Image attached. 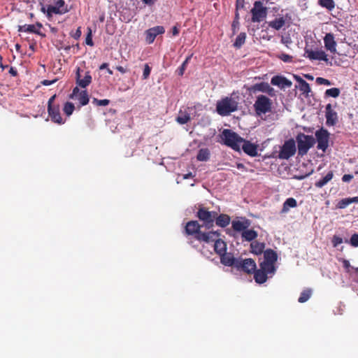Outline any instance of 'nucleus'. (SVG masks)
<instances>
[{"instance_id": "nucleus-1", "label": "nucleus", "mask_w": 358, "mask_h": 358, "mask_svg": "<svg viewBox=\"0 0 358 358\" xmlns=\"http://www.w3.org/2000/svg\"><path fill=\"white\" fill-rule=\"evenodd\" d=\"M201 227L196 220L189 221L185 227V233L187 236H193L199 241L207 243L213 242L215 237H219L217 231L202 232Z\"/></svg>"}, {"instance_id": "nucleus-2", "label": "nucleus", "mask_w": 358, "mask_h": 358, "mask_svg": "<svg viewBox=\"0 0 358 358\" xmlns=\"http://www.w3.org/2000/svg\"><path fill=\"white\" fill-rule=\"evenodd\" d=\"M232 94L230 96H225L216 103V111L221 116L229 115L238 109V96H234Z\"/></svg>"}, {"instance_id": "nucleus-3", "label": "nucleus", "mask_w": 358, "mask_h": 358, "mask_svg": "<svg viewBox=\"0 0 358 358\" xmlns=\"http://www.w3.org/2000/svg\"><path fill=\"white\" fill-rule=\"evenodd\" d=\"M270 13H272V16L273 17V19L270 20V27L275 30H279L284 27L290 19L288 13L279 7H270Z\"/></svg>"}, {"instance_id": "nucleus-4", "label": "nucleus", "mask_w": 358, "mask_h": 358, "mask_svg": "<svg viewBox=\"0 0 358 358\" xmlns=\"http://www.w3.org/2000/svg\"><path fill=\"white\" fill-rule=\"evenodd\" d=\"M221 138L227 146L231 148L235 151L241 150V143L243 138L238 134L231 129H225L221 134Z\"/></svg>"}, {"instance_id": "nucleus-5", "label": "nucleus", "mask_w": 358, "mask_h": 358, "mask_svg": "<svg viewBox=\"0 0 358 358\" xmlns=\"http://www.w3.org/2000/svg\"><path fill=\"white\" fill-rule=\"evenodd\" d=\"M217 215L216 211H210L208 208L201 206L196 213V217L202 222V226L210 229L214 226L215 219Z\"/></svg>"}, {"instance_id": "nucleus-6", "label": "nucleus", "mask_w": 358, "mask_h": 358, "mask_svg": "<svg viewBox=\"0 0 358 358\" xmlns=\"http://www.w3.org/2000/svg\"><path fill=\"white\" fill-rule=\"evenodd\" d=\"M296 140L297 142L298 154L301 156L306 155L315 143L313 136L306 135L303 133L299 134L296 137Z\"/></svg>"}, {"instance_id": "nucleus-7", "label": "nucleus", "mask_w": 358, "mask_h": 358, "mask_svg": "<svg viewBox=\"0 0 358 358\" xmlns=\"http://www.w3.org/2000/svg\"><path fill=\"white\" fill-rule=\"evenodd\" d=\"M260 268L255 271L254 278L257 283L262 284L266 281L268 273V250L264 252V259L259 264Z\"/></svg>"}, {"instance_id": "nucleus-8", "label": "nucleus", "mask_w": 358, "mask_h": 358, "mask_svg": "<svg viewBox=\"0 0 358 358\" xmlns=\"http://www.w3.org/2000/svg\"><path fill=\"white\" fill-rule=\"evenodd\" d=\"M56 98V94L52 96L48 102V115L50 117L51 120L57 124H63L65 121L61 116L60 108L59 104L55 103V99Z\"/></svg>"}, {"instance_id": "nucleus-9", "label": "nucleus", "mask_w": 358, "mask_h": 358, "mask_svg": "<svg viewBox=\"0 0 358 358\" xmlns=\"http://www.w3.org/2000/svg\"><path fill=\"white\" fill-rule=\"evenodd\" d=\"M41 10L44 13H46L48 17H50L53 14H64L69 11V9L64 0H58L55 5H48L47 8L42 7Z\"/></svg>"}, {"instance_id": "nucleus-10", "label": "nucleus", "mask_w": 358, "mask_h": 358, "mask_svg": "<svg viewBox=\"0 0 358 358\" xmlns=\"http://www.w3.org/2000/svg\"><path fill=\"white\" fill-rule=\"evenodd\" d=\"M296 150L295 141L292 138L289 139L286 141L281 147H280V151L278 157L281 159H288L294 155Z\"/></svg>"}, {"instance_id": "nucleus-11", "label": "nucleus", "mask_w": 358, "mask_h": 358, "mask_svg": "<svg viewBox=\"0 0 358 358\" xmlns=\"http://www.w3.org/2000/svg\"><path fill=\"white\" fill-rule=\"evenodd\" d=\"M252 22H260L264 20L267 15V8L263 6L261 1H257L251 10Z\"/></svg>"}, {"instance_id": "nucleus-12", "label": "nucleus", "mask_w": 358, "mask_h": 358, "mask_svg": "<svg viewBox=\"0 0 358 358\" xmlns=\"http://www.w3.org/2000/svg\"><path fill=\"white\" fill-rule=\"evenodd\" d=\"M257 265L255 262L251 259L238 258L236 268L248 274H251L256 271Z\"/></svg>"}, {"instance_id": "nucleus-13", "label": "nucleus", "mask_w": 358, "mask_h": 358, "mask_svg": "<svg viewBox=\"0 0 358 358\" xmlns=\"http://www.w3.org/2000/svg\"><path fill=\"white\" fill-rule=\"evenodd\" d=\"M315 137L317 149L325 152L329 146V133L326 129H320L315 132Z\"/></svg>"}, {"instance_id": "nucleus-14", "label": "nucleus", "mask_w": 358, "mask_h": 358, "mask_svg": "<svg viewBox=\"0 0 358 358\" xmlns=\"http://www.w3.org/2000/svg\"><path fill=\"white\" fill-rule=\"evenodd\" d=\"M304 56L310 59V60H319L324 61L327 64L330 63L327 55L325 52L322 50H313L308 48H305Z\"/></svg>"}, {"instance_id": "nucleus-15", "label": "nucleus", "mask_w": 358, "mask_h": 358, "mask_svg": "<svg viewBox=\"0 0 358 358\" xmlns=\"http://www.w3.org/2000/svg\"><path fill=\"white\" fill-rule=\"evenodd\" d=\"M254 107L257 115L266 113L268 111V98L264 95L257 96Z\"/></svg>"}, {"instance_id": "nucleus-16", "label": "nucleus", "mask_w": 358, "mask_h": 358, "mask_svg": "<svg viewBox=\"0 0 358 358\" xmlns=\"http://www.w3.org/2000/svg\"><path fill=\"white\" fill-rule=\"evenodd\" d=\"M250 224V220L245 217H238L231 222V227L236 232L243 233V231L249 228Z\"/></svg>"}, {"instance_id": "nucleus-17", "label": "nucleus", "mask_w": 358, "mask_h": 358, "mask_svg": "<svg viewBox=\"0 0 358 358\" xmlns=\"http://www.w3.org/2000/svg\"><path fill=\"white\" fill-rule=\"evenodd\" d=\"M271 84L278 87L282 90H285L287 88H290L292 85L291 80L286 78L285 76L281 75H277L273 76L271 80Z\"/></svg>"}, {"instance_id": "nucleus-18", "label": "nucleus", "mask_w": 358, "mask_h": 358, "mask_svg": "<svg viewBox=\"0 0 358 358\" xmlns=\"http://www.w3.org/2000/svg\"><path fill=\"white\" fill-rule=\"evenodd\" d=\"M165 32V29L163 26H156L148 29L145 31V39L148 43L151 44L154 42L155 38Z\"/></svg>"}, {"instance_id": "nucleus-19", "label": "nucleus", "mask_w": 358, "mask_h": 358, "mask_svg": "<svg viewBox=\"0 0 358 358\" xmlns=\"http://www.w3.org/2000/svg\"><path fill=\"white\" fill-rule=\"evenodd\" d=\"M72 99H77L81 106H85L89 103V95L86 90L80 91L76 87L73 90L72 94L71 95Z\"/></svg>"}, {"instance_id": "nucleus-20", "label": "nucleus", "mask_w": 358, "mask_h": 358, "mask_svg": "<svg viewBox=\"0 0 358 358\" xmlns=\"http://www.w3.org/2000/svg\"><path fill=\"white\" fill-rule=\"evenodd\" d=\"M243 141L241 143V150L249 156L255 157L257 155V145L252 143L249 141H247L244 138L242 140Z\"/></svg>"}, {"instance_id": "nucleus-21", "label": "nucleus", "mask_w": 358, "mask_h": 358, "mask_svg": "<svg viewBox=\"0 0 358 358\" xmlns=\"http://www.w3.org/2000/svg\"><path fill=\"white\" fill-rule=\"evenodd\" d=\"M326 124L327 126H334L338 121L337 113L334 110L330 103L326 106L325 108Z\"/></svg>"}, {"instance_id": "nucleus-22", "label": "nucleus", "mask_w": 358, "mask_h": 358, "mask_svg": "<svg viewBox=\"0 0 358 358\" xmlns=\"http://www.w3.org/2000/svg\"><path fill=\"white\" fill-rule=\"evenodd\" d=\"M220 256V262L227 266L236 267L238 258H235L231 253L224 252Z\"/></svg>"}, {"instance_id": "nucleus-23", "label": "nucleus", "mask_w": 358, "mask_h": 358, "mask_svg": "<svg viewBox=\"0 0 358 358\" xmlns=\"http://www.w3.org/2000/svg\"><path fill=\"white\" fill-rule=\"evenodd\" d=\"M324 47L331 53H335L336 52V42L334 40V36L333 34L329 33L327 34L324 38Z\"/></svg>"}, {"instance_id": "nucleus-24", "label": "nucleus", "mask_w": 358, "mask_h": 358, "mask_svg": "<svg viewBox=\"0 0 358 358\" xmlns=\"http://www.w3.org/2000/svg\"><path fill=\"white\" fill-rule=\"evenodd\" d=\"M92 82V76L89 71L85 73V75L83 79L80 78V68L77 69L76 72V83L82 88H85Z\"/></svg>"}, {"instance_id": "nucleus-25", "label": "nucleus", "mask_w": 358, "mask_h": 358, "mask_svg": "<svg viewBox=\"0 0 358 358\" xmlns=\"http://www.w3.org/2000/svg\"><path fill=\"white\" fill-rule=\"evenodd\" d=\"M294 78L299 84V90L308 96L311 91L309 84L299 76H294Z\"/></svg>"}, {"instance_id": "nucleus-26", "label": "nucleus", "mask_w": 358, "mask_h": 358, "mask_svg": "<svg viewBox=\"0 0 358 358\" xmlns=\"http://www.w3.org/2000/svg\"><path fill=\"white\" fill-rule=\"evenodd\" d=\"M215 222L216 225L220 227H226L228 226L231 222V217L229 215L227 214H220L216 215V217L215 219Z\"/></svg>"}, {"instance_id": "nucleus-27", "label": "nucleus", "mask_w": 358, "mask_h": 358, "mask_svg": "<svg viewBox=\"0 0 358 358\" xmlns=\"http://www.w3.org/2000/svg\"><path fill=\"white\" fill-rule=\"evenodd\" d=\"M217 237H215L214 241V250L215 252L219 255H223V253L226 252L227 250V243L222 239H216Z\"/></svg>"}, {"instance_id": "nucleus-28", "label": "nucleus", "mask_w": 358, "mask_h": 358, "mask_svg": "<svg viewBox=\"0 0 358 358\" xmlns=\"http://www.w3.org/2000/svg\"><path fill=\"white\" fill-rule=\"evenodd\" d=\"M297 206L296 200L292 197L287 199L283 203L282 208L280 213L285 214L289 211L290 208H296Z\"/></svg>"}, {"instance_id": "nucleus-29", "label": "nucleus", "mask_w": 358, "mask_h": 358, "mask_svg": "<svg viewBox=\"0 0 358 358\" xmlns=\"http://www.w3.org/2000/svg\"><path fill=\"white\" fill-rule=\"evenodd\" d=\"M278 258V254L273 250L270 249V278L275 274L277 266L275 262Z\"/></svg>"}, {"instance_id": "nucleus-30", "label": "nucleus", "mask_w": 358, "mask_h": 358, "mask_svg": "<svg viewBox=\"0 0 358 358\" xmlns=\"http://www.w3.org/2000/svg\"><path fill=\"white\" fill-rule=\"evenodd\" d=\"M251 252L255 255L264 254V252L267 250H264L265 244L259 241H253L250 244Z\"/></svg>"}, {"instance_id": "nucleus-31", "label": "nucleus", "mask_w": 358, "mask_h": 358, "mask_svg": "<svg viewBox=\"0 0 358 358\" xmlns=\"http://www.w3.org/2000/svg\"><path fill=\"white\" fill-rule=\"evenodd\" d=\"M250 93H255L256 92H268V84L266 83H261L255 84L248 88Z\"/></svg>"}, {"instance_id": "nucleus-32", "label": "nucleus", "mask_w": 358, "mask_h": 358, "mask_svg": "<svg viewBox=\"0 0 358 358\" xmlns=\"http://www.w3.org/2000/svg\"><path fill=\"white\" fill-rule=\"evenodd\" d=\"M242 239L246 241H252L257 237V232L253 229H245L241 233Z\"/></svg>"}, {"instance_id": "nucleus-33", "label": "nucleus", "mask_w": 358, "mask_h": 358, "mask_svg": "<svg viewBox=\"0 0 358 358\" xmlns=\"http://www.w3.org/2000/svg\"><path fill=\"white\" fill-rule=\"evenodd\" d=\"M334 176V173L332 171H329L327 173V174L323 177L322 179L317 181L315 184V187L318 188H321L324 187L325 185H327L332 178Z\"/></svg>"}, {"instance_id": "nucleus-34", "label": "nucleus", "mask_w": 358, "mask_h": 358, "mask_svg": "<svg viewBox=\"0 0 358 358\" xmlns=\"http://www.w3.org/2000/svg\"><path fill=\"white\" fill-rule=\"evenodd\" d=\"M210 158V150L208 148H201L199 150L196 159L199 162H206Z\"/></svg>"}, {"instance_id": "nucleus-35", "label": "nucleus", "mask_w": 358, "mask_h": 358, "mask_svg": "<svg viewBox=\"0 0 358 358\" xmlns=\"http://www.w3.org/2000/svg\"><path fill=\"white\" fill-rule=\"evenodd\" d=\"M19 32H28L41 34L40 32L35 29L34 24H24L18 26Z\"/></svg>"}, {"instance_id": "nucleus-36", "label": "nucleus", "mask_w": 358, "mask_h": 358, "mask_svg": "<svg viewBox=\"0 0 358 358\" xmlns=\"http://www.w3.org/2000/svg\"><path fill=\"white\" fill-rule=\"evenodd\" d=\"M191 120L190 115L187 112H179L178 116L176 117V122L180 124H187Z\"/></svg>"}, {"instance_id": "nucleus-37", "label": "nucleus", "mask_w": 358, "mask_h": 358, "mask_svg": "<svg viewBox=\"0 0 358 358\" xmlns=\"http://www.w3.org/2000/svg\"><path fill=\"white\" fill-rule=\"evenodd\" d=\"M245 38L246 34L245 32L240 33L236 38L234 46L236 48H240L245 43Z\"/></svg>"}, {"instance_id": "nucleus-38", "label": "nucleus", "mask_w": 358, "mask_h": 358, "mask_svg": "<svg viewBox=\"0 0 358 358\" xmlns=\"http://www.w3.org/2000/svg\"><path fill=\"white\" fill-rule=\"evenodd\" d=\"M265 23L264 24H266ZM268 25H264L262 29H257L256 30V35L259 37V38L268 39V32L267 31Z\"/></svg>"}, {"instance_id": "nucleus-39", "label": "nucleus", "mask_w": 358, "mask_h": 358, "mask_svg": "<svg viewBox=\"0 0 358 358\" xmlns=\"http://www.w3.org/2000/svg\"><path fill=\"white\" fill-rule=\"evenodd\" d=\"M319 4L329 10H332L335 8L334 0H318Z\"/></svg>"}, {"instance_id": "nucleus-40", "label": "nucleus", "mask_w": 358, "mask_h": 358, "mask_svg": "<svg viewBox=\"0 0 358 358\" xmlns=\"http://www.w3.org/2000/svg\"><path fill=\"white\" fill-rule=\"evenodd\" d=\"M311 294H312L311 289H307L303 290L301 293V295H300L299 298L298 299V301L299 303H304V302L307 301L310 299Z\"/></svg>"}, {"instance_id": "nucleus-41", "label": "nucleus", "mask_w": 358, "mask_h": 358, "mask_svg": "<svg viewBox=\"0 0 358 358\" xmlns=\"http://www.w3.org/2000/svg\"><path fill=\"white\" fill-rule=\"evenodd\" d=\"M341 91L338 88L333 87L328 89L325 91V96H331L333 98H336L340 95Z\"/></svg>"}, {"instance_id": "nucleus-42", "label": "nucleus", "mask_w": 358, "mask_h": 358, "mask_svg": "<svg viewBox=\"0 0 358 358\" xmlns=\"http://www.w3.org/2000/svg\"><path fill=\"white\" fill-rule=\"evenodd\" d=\"M74 109L75 106L73 103L71 102H66L63 108L64 113L68 116L73 113Z\"/></svg>"}, {"instance_id": "nucleus-43", "label": "nucleus", "mask_w": 358, "mask_h": 358, "mask_svg": "<svg viewBox=\"0 0 358 358\" xmlns=\"http://www.w3.org/2000/svg\"><path fill=\"white\" fill-rule=\"evenodd\" d=\"M346 243H349L352 247H358V234H354L352 235L350 240L346 239L345 241Z\"/></svg>"}, {"instance_id": "nucleus-44", "label": "nucleus", "mask_w": 358, "mask_h": 358, "mask_svg": "<svg viewBox=\"0 0 358 358\" xmlns=\"http://www.w3.org/2000/svg\"><path fill=\"white\" fill-rule=\"evenodd\" d=\"M151 72V68L148 65V64H145L144 65L143 72V79L146 80L149 78Z\"/></svg>"}, {"instance_id": "nucleus-45", "label": "nucleus", "mask_w": 358, "mask_h": 358, "mask_svg": "<svg viewBox=\"0 0 358 358\" xmlns=\"http://www.w3.org/2000/svg\"><path fill=\"white\" fill-rule=\"evenodd\" d=\"M316 83L318 85H324L327 86H329V85H332V83H331L330 80H329L326 78H322V77H317L316 78Z\"/></svg>"}, {"instance_id": "nucleus-46", "label": "nucleus", "mask_w": 358, "mask_h": 358, "mask_svg": "<svg viewBox=\"0 0 358 358\" xmlns=\"http://www.w3.org/2000/svg\"><path fill=\"white\" fill-rule=\"evenodd\" d=\"M343 242L342 238L334 235L332 238L331 243L334 248L337 247L338 245L341 244Z\"/></svg>"}, {"instance_id": "nucleus-47", "label": "nucleus", "mask_w": 358, "mask_h": 358, "mask_svg": "<svg viewBox=\"0 0 358 358\" xmlns=\"http://www.w3.org/2000/svg\"><path fill=\"white\" fill-rule=\"evenodd\" d=\"M192 55L187 57L186 59L182 62L180 70H179V75L182 76L184 73V71L185 70L186 66L188 64L189 61L191 59Z\"/></svg>"}, {"instance_id": "nucleus-48", "label": "nucleus", "mask_w": 358, "mask_h": 358, "mask_svg": "<svg viewBox=\"0 0 358 358\" xmlns=\"http://www.w3.org/2000/svg\"><path fill=\"white\" fill-rule=\"evenodd\" d=\"M292 40L289 36H282L281 43L284 44L287 48H289V45L292 43Z\"/></svg>"}, {"instance_id": "nucleus-49", "label": "nucleus", "mask_w": 358, "mask_h": 358, "mask_svg": "<svg viewBox=\"0 0 358 358\" xmlns=\"http://www.w3.org/2000/svg\"><path fill=\"white\" fill-rule=\"evenodd\" d=\"M278 57L281 59L282 61H283L284 62H291L292 60V57L289 55H287V54H285V53H282V54H280L279 55H278Z\"/></svg>"}, {"instance_id": "nucleus-50", "label": "nucleus", "mask_w": 358, "mask_h": 358, "mask_svg": "<svg viewBox=\"0 0 358 358\" xmlns=\"http://www.w3.org/2000/svg\"><path fill=\"white\" fill-rule=\"evenodd\" d=\"M350 205V201H349V199L348 198H345V199H341L338 203V207L339 208H346L348 206Z\"/></svg>"}, {"instance_id": "nucleus-51", "label": "nucleus", "mask_w": 358, "mask_h": 358, "mask_svg": "<svg viewBox=\"0 0 358 358\" xmlns=\"http://www.w3.org/2000/svg\"><path fill=\"white\" fill-rule=\"evenodd\" d=\"M94 102H96L97 106H106L109 104L110 101L108 99H100L99 100L97 99H94Z\"/></svg>"}, {"instance_id": "nucleus-52", "label": "nucleus", "mask_w": 358, "mask_h": 358, "mask_svg": "<svg viewBox=\"0 0 358 358\" xmlns=\"http://www.w3.org/2000/svg\"><path fill=\"white\" fill-rule=\"evenodd\" d=\"M85 43L87 45H88L90 46L94 45V43H93L92 38L91 31H90V32L88 33V34L86 36Z\"/></svg>"}, {"instance_id": "nucleus-53", "label": "nucleus", "mask_w": 358, "mask_h": 358, "mask_svg": "<svg viewBox=\"0 0 358 358\" xmlns=\"http://www.w3.org/2000/svg\"><path fill=\"white\" fill-rule=\"evenodd\" d=\"M238 27H239V22L238 21V19H234L232 22V24H231L232 31H233L234 34L236 32V30L238 29Z\"/></svg>"}, {"instance_id": "nucleus-54", "label": "nucleus", "mask_w": 358, "mask_h": 358, "mask_svg": "<svg viewBox=\"0 0 358 358\" xmlns=\"http://www.w3.org/2000/svg\"><path fill=\"white\" fill-rule=\"evenodd\" d=\"M342 263H343V267L347 270V271L348 272L350 268H351V265L350 264V262L347 259H343L342 260Z\"/></svg>"}, {"instance_id": "nucleus-55", "label": "nucleus", "mask_w": 358, "mask_h": 358, "mask_svg": "<svg viewBox=\"0 0 358 358\" xmlns=\"http://www.w3.org/2000/svg\"><path fill=\"white\" fill-rule=\"evenodd\" d=\"M353 178V176L352 175H350V174H345L343 177H342V180L345 182H350Z\"/></svg>"}, {"instance_id": "nucleus-56", "label": "nucleus", "mask_w": 358, "mask_h": 358, "mask_svg": "<svg viewBox=\"0 0 358 358\" xmlns=\"http://www.w3.org/2000/svg\"><path fill=\"white\" fill-rule=\"evenodd\" d=\"M57 80V79H54V80H43V81H41V83L43 85L48 86V85H50L55 83Z\"/></svg>"}, {"instance_id": "nucleus-57", "label": "nucleus", "mask_w": 358, "mask_h": 358, "mask_svg": "<svg viewBox=\"0 0 358 358\" xmlns=\"http://www.w3.org/2000/svg\"><path fill=\"white\" fill-rule=\"evenodd\" d=\"M9 73L13 76H16L17 75V71L15 68L10 67L9 69Z\"/></svg>"}, {"instance_id": "nucleus-58", "label": "nucleus", "mask_w": 358, "mask_h": 358, "mask_svg": "<svg viewBox=\"0 0 358 358\" xmlns=\"http://www.w3.org/2000/svg\"><path fill=\"white\" fill-rule=\"evenodd\" d=\"M81 36V30H80V27H78L75 33V34L73 35V37L77 39L80 36Z\"/></svg>"}, {"instance_id": "nucleus-59", "label": "nucleus", "mask_w": 358, "mask_h": 358, "mask_svg": "<svg viewBox=\"0 0 358 358\" xmlns=\"http://www.w3.org/2000/svg\"><path fill=\"white\" fill-rule=\"evenodd\" d=\"M116 69L122 73H125L127 72V69L122 66H116Z\"/></svg>"}, {"instance_id": "nucleus-60", "label": "nucleus", "mask_w": 358, "mask_h": 358, "mask_svg": "<svg viewBox=\"0 0 358 358\" xmlns=\"http://www.w3.org/2000/svg\"><path fill=\"white\" fill-rule=\"evenodd\" d=\"M348 199H349L350 204H351L352 203H358V196H355V197L348 198Z\"/></svg>"}, {"instance_id": "nucleus-61", "label": "nucleus", "mask_w": 358, "mask_h": 358, "mask_svg": "<svg viewBox=\"0 0 358 358\" xmlns=\"http://www.w3.org/2000/svg\"><path fill=\"white\" fill-rule=\"evenodd\" d=\"M172 34L173 36H177L179 34V29H178L177 27L174 26L173 28H172Z\"/></svg>"}, {"instance_id": "nucleus-62", "label": "nucleus", "mask_w": 358, "mask_h": 358, "mask_svg": "<svg viewBox=\"0 0 358 358\" xmlns=\"http://www.w3.org/2000/svg\"><path fill=\"white\" fill-rule=\"evenodd\" d=\"M108 68V63H103V64L99 66V69H100V70L107 69Z\"/></svg>"}, {"instance_id": "nucleus-63", "label": "nucleus", "mask_w": 358, "mask_h": 358, "mask_svg": "<svg viewBox=\"0 0 358 358\" xmlns=\"http://www.w3.org/2000/svg\"><path fill=\"white\" fill-rule=\"evenodd\" d=\"M236 167L238 169H241V170H245V166L243 164H241V163H237L236 164Z\"/></svg>"}, {"instance_id": "nucleus-64", "label": "nucleus", "mask_w": 358, "mask_h": 358, "mask_svg": "<svg viewBox=\"0 0 358 358\" xmlns=\"http://www.w3.org/2000/svg\"><path fill=\"white\" fill-rule=\"evenodd\" d=\"M144 3L147 5H152L154 4L153 0H141Z\"/></svg>"}]
</instances>
